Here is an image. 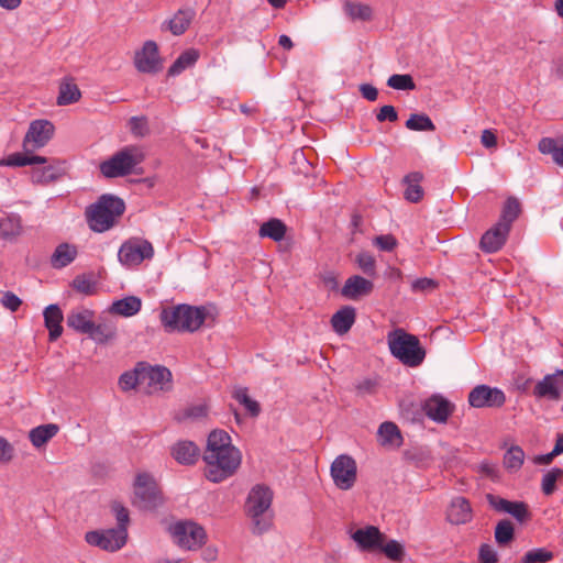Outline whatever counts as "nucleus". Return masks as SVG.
I'll return each instance as SVG.
<instances>
[{"label": "nucleus", "instance_id": "1", "mask_svg": "<svg viewBox=\"0 0 563 563\" xmlns=\"http://www.w3.org/2000/svg\"><path fill=\"white\" fill-rule=\"evenodd\" d=\"M206 477L220 483L235 474L242 462L239 449L232 445L230 434L224 430H213L207 441L203 454Z\"/></svg>", "mask_w": 563, "mask_h": 563}, {"label": "nucleus", "instance_id": "2", "mask_svg": "<svg viewBox=\"0 0 563 563\" xmlns=\"http://www.w3.org/2000/svg\"><path fill=\"white\" fill-rule=\"evenodd\" d=\"M273 496L272 489L261 484L255 485L247 495L244 509L255 534H262L273 526Z\"/></svg>", "mask_w": 563, "mask_h": 563}, {"label": "nucleus", "instance_id": "3", "mask_svg": "<svg viewBox=\"0 0 563 563\" xmlns=\"http://www.w3.org/2000/svg\"><path fill=\"white\" fill-rule=\"evenodd\" d=\"M207 311L205 307L178 305L164 308L161 311V322L168 332H195L205 322Z\"/></svg>", "mask_w": 563, "mask_h": 563}, {"label": "nucleus", "instance_id": "4", "mask_svg": "<svg viewBox=\"0 0 563 563\" xmlns=\"http://www.w3.org/2000/svg\"><path fill=\"white\" fill-rule=\"evenodd\" d=\"M125 205L122 199L109 195L101 196L86 210L89 228L98 233L110 230L123 214Z\"/></svg>", "mask_w": 563, "mask_h": 563}, {"label": "nucleus", "instance_id": "5", "mask_svg": "<svg viewBox=\"0 0 563 563\" xmlns=\"http://www.w3.org/2000/svg\"><path fill=\"white\" fill-rule=\"evenodd\" d=\"M387 343L391 355L408 367H418L426 358V350L419 339L401 328L387 334Z\"/></svg>", "mask_w": 563, "mask_h": 563}, {"label": "nucleus", "instance_id": "6", "mask_svg": "<svg viewBox=\"0 0 563 563\" xmlns=\"http://www.w3.org/2000/svg\"><path fill=\"white\" fill-rule=\"evenodd\" d=\"M144 161V153L136 145H129L117 152L100 164V172L107 178L129 175L133 168Z\"/></svg>", "mask_w": 563, "mask_h": 563}, {"label": "nucleus", "instance_id": "7", "mask_svg": "<svg viewBox=\"0 0 563 563\" xmlns=\"http://www.w3.org/2000/svg\"><path fill=\"white\" fill-rule=\"evenodd\" d=\"M132 503L144 510L155 509L163 504L162 492L152 475L147 473L136 475Z\"/></svg>", "mask_w": 563, "mask_h": 563}, {"label": "nucleus", "instance_id": "8", "mask_svg": "<svg viewBox=\"0 0 563 563\" xmlns=\"http://www.w3.org/2000/svg\"><path fill=\"white\" fill-rule=\"evenodd\" d=\"M168 531L174 542L185 550H197L206 542L205 529L190 520L177 521L170 525Z\"/></svg>", "mask_w": 563, "mask_h": 563}, {"label": "nucleus", "instance_id": "9", "mask_svg": "<svg viewBox=\"0 0 563 563\" xmlns=\"http://www.w3.org/2000/svg\"><path fill=\"white\" fill-rule=\"evenodd\" d=\"M154 247L142 238H131L122 243L118 252L119 262L125 267H136L145 260H152Z\"/></svg>", "mask_w": 563, "mask_h": 563}, {"label": "nucleus", "instance_id": "10", "mask_svg": "<svg viewBox=\"0 0 563 563\" xmlns=\"http://www.w3.org/2000/svg\"><path fill=\"white\" fill-rule=\"evenodd\" d=\"M330 475L334 485L341 490L351 489L357 478V464L355 460L347 455L341 454L334 459L330 467Z\"/></svg>", "mask_w": 563, "mask_h": 563}, {"label": "nucleus", "instance_id": "11", "mask_svg": "<svg viewBox=\"0 0 563 563\" xmlns=\"http://www.w3.org/2000/svg\"><path fill=\"white\" fill-rule=\"evenodd\" d=\"M141 384L147 394L169 390L172 388V373L165 366H151L140 363Z\"/></svg>", "mask_w": 563, "mask_h": 563}, {"label": "nucleus", "instance_id": "12", "mask_svg": "<svg viewBox=\"0 0 563 563\" xmlns=\"http://www.w3.org/2000/svg\"><path fill=\"white\" fill-rule=\"evenodd\" d=\"M128 530L123 528H112L103 531H90L85 536L87 543L98 547L104 551L114 552L120 550L126 543Z\"/></svg>", "mask_w": 563, "mask_h": 563}, {"label": "nucleus", "instance_id": "13", "mask_svg": "<svg viewBox=\"0 0 563 563\" xmlns=\"http://www.w3.org/2000/svg\"><path fill=\"white\" fill-rule=\"evenodd\" d=\"M134 66L143 74H157L163 68L158 46L154 41H146L134 54Z\"/></svg>", "mask_w": 563, "mask_h": 563}, {"label": "nucleus", "instance_id": "14", "mask_svg": "<svg viewBox=\"0 0 563 563\" xmlns=\"http://www.w3.org/2000/svg\"><path fill=\"white\" fill-rule=\"evenodd\" d=\"M505 402V393L488 385H478L468 394V404L474 408H500Z\"/></svg>", "mask_w": 563, "mask_h": 563}, {"label": "nucleus", "instance_id": "15", "mask_svg": "<svg viewBox=\"0 0 563 563\" xmlns=\"http://www.w3.org/2000/svg\"><path fill=\"white\" fill-rule=\"evenodd\" d=\"M54 132V124L48 120H35L31 122L23 139V148L26 152H32L45 146L53 137Z\"/></svg>", "mask_w": 563, "mask_h": 563}, {"label": "nucleus", "instance_id": "16", "mask_svg": "<svg viewBox=\"0 0 563 563\" xmlns=\"http://www.w3.org/2000/svg\"><path fill=\"white\" fill-rule=\"evenodd\" d=\"M486 500L494 510L509 514L519 522H525L531 517L529 507L525 501H510L494 494H487Z\"/></svg>", "mask_w": 563, "mask_h": 563}, {"label": "nucleus", "instance_id": "17", "mask_svg": "<svg viewBox=\"0 0 563 563\" xmlns=\"http://www.w3.org/2000/svg\"><path fill=\"white\" fill-rule=\"evenodd\" d=\"M563 391V369L545 375L533 388V396L539 399L558 401Z\"/></svg>", "mask_w": 563, "mask_h": 563}, {"label": "nucleus", "instance_id": "18", "mask_svg": "<svg viewBox=\"0 0 563 563\" xmlns=\"http://www.w3.org/2000/svg\"><path fill=\"white\" fill-rule=\"evenodd\" d=\"M351 538L361 551L377 552L386 540V534L375 526H366L352 532Z\"/></svg>", "mask_w": 563, "mask_h": 563}, {"label": "nucleus", "instance_id": "19", "mask_svg": "<svg viewBox=\"0 0 563 563\" xmlns=\"http://www.w3.org/2000/svg\"><path fill=\"white\" fill-rule=\"evenodd\" d=\"M473 508L468 499L463 496H457L451 500L446 509V520L451 525H466L473 520Z\"/></svg>", "mask_w": 563, "mask_h": 563}, {"label": "nucleus", "instance_id": "20", "mask_svg": "<svg viewBox=\"0 0 563 563\" xmlns=\"http://www.w3.org/2000/svg\"><path fill=\"white\" fill-rule=\"evenodd\" d=\"M510 229L507 224L497 222L493 228L486 231L479 242L481 249L485 253H495L499 251L507 241Z\"/></svg>", "mask_w": 563, "mask_h": 563}, {"label": "nucleus", "instance_id": "21", "mask_svg": "<svg viewBox=\"0 0 563 563\" xmlns=\"http://www.w3.org/2000/svg\"><path fill=\"white\" fill-rule=\"evenodd\" d=\"M196 12L191 8H180L175 14L162 23L161 30L168 31L175 36L183 35L191 25Z\"/></svg>", "mask_w": 563, "mask_h": 563}, {"label": "nucleus", "instance_id": "22", "mask_svg": "<svg viewBox=\"0 0 563 563\" xmlns=\"http://www.w3.org/2000/svg\"><path fill=\"white\" fill-rule=\"evenodd\" d=\"M373 289L374 284L371 280L360 275H353L345 280L341 295L350 300H358L371 295Z\"/></svg>", "mask_w": 563, "mask_h": 563}, {"label": "nucleus", "instance_id": "23", "mask_svg": "<svg viewBox=\"0 0 563 563\" xmlns=\"http://www.w3.org/2000/svg\"><path fill=\"white\" fill-rule=\"evenodd\" d=\"M422 409L433 421L445 422L452 413L453 405L442 396L434 395L424 401Z\"/></svg>", "mask_w": 563, "mask_h": 563}, {"label": "nucleus", "instance_id": "24", "mask_svg": "<svg viewBox=\"0 0 563 563\" xmlns=\"http://www.w3.org/2000/svg\"><path fill=\"white\" fill-rule=\"evenodd\" d=\"M95 313L87 308H75L67 314V325L79 333L87 334L92 327Z\"/></svg>", "mask_w": 563, "mask_h": 563}, {"label": "nucleus", "instance_id": "25", "mask_svg": "<svg viewBox=\"0 0 563 563\" xmlns=\"http://www.w3.org/2000/svg\"><path fill=\"white\" fill-rule=\"evenodd\" d=\"M44 322L48 330L49 341H56L63 333V312L57 305H49L44 310Z\"/></svg>", "mask_w": 563, "mask_h": 563}, {"label": "nucleus", "instance_id": "26", "mask_svg": "<svg viewBox=\"0 0 563 563\" xmlns=\"http://www.w3.org/2000/svg\"><path fill=\"white\" fill-rule=\"evenodd\" d=\"M200 454L199 448L191 441H179L172 448L174 459L185 465L195 464Z\"/></svg>", "mask_w": 563, "mask_h": 563}, {"label": "nucleus", "instance_id": "27", "mask_svg": "<svg viewBox=\"0 0 563 563\" xmlns=\"http://www.w3.org/2000/svg\"><path fill=\"white\" fill-rule=\"evenodd\" d=\"M356 319V311L351 306L339 309L331 318L333 331L343 335L350 331Z\"/></svg>", "mask_w": 563, "mask_h": 563}, {"label": "nucleus", "instance_id": "28", "mask_svg": "<svg viewBox=\"0 0 563 563\" xmlns=\"http://www.w3.org/2000/svg\"><path fill=\"white\" fill-rule=\"evenodd\" d=\"M78 250L76 245L69 243H60L56 246L51 256V265L54 268H64L75 261Z\"/></svg>", "mask_w": 563, "mask_h": 563}, {"label": "nucleus", "instance_id": "29", "mask_svg": "<svg viewBox=\"0 0 563 563\" xmlns=\"http://www.w3.org/2000/svg\"><path fill=\"white\" fill-rule=\"evenodd\" d=\"M423 180V175L420 172H412L405 176L404 183L406 184L405 198L410 202H419L423 198V189L420 183Z\"/></svg>", "mask_w": 563, "mask_h": 563}, {"label": "nucleus", "instance_id": "30", "mask_svg": "<svg viewBox=\"0 0 563 563\" xmlns=\"http://www.w3.org/2000/svg\"><path fill=\"white\" fill-rule=\"evenodd\" d=\"M286 232V224L277 218H272L268 221L262 223L258 230V235L261 238H268L275 242H280L284 240Z\"/></svg>", "mask_w": 563, "mask_h": 563}, {"label": "nucleus", "instance_id": "31", "mask_svg": "<svg viewBox=\"0 0 563 563\" xmlns=\"http://www.w3.org/2000/svg\"><path fill=\"white\" fill-rule=\"evenodd\" d=\"M199 56V51L196 48H188L184 51L168 68V76H177L185 69L194 66L197 63Z\"/></svg>", "mask_w": 563, "mask_h": 563}, {"label": "nucleus", "instance_id": "32", "mask_svg": "<svg viewBox=\"0 0 563 563\" xmlns=\"http://www.w3.org/2000/svg\"><path fill=\"white\" fill-rule=\"evenodd\" d=\"M81 98V92L74 79H65L59 85V92L57 97L58 106L73 104Z\"/></svg>", "mask_w": 563, "mask_h": 563}, {"label": "nucleus", "instance_id": "33", "mask_svg": "<svg viewBox=\"0 0 563 563\" xmlns=\"http://www.w3.org/2000/svg\"><path fill=\"white\" fill-rule=\"evenodd\" d=\"M59 428L55 423L42 424L30 431L29 438L35 448H41L54 438Z\"/></svg>", "mask_w": 563, "mask_h": 563}, {"label": "nucleus", "instance_id": "34", "mask_svg": "<svg viewBox=\"0 0 563 563\" xmlns=\"http://www.w3.org/2000/svg\"><path fill=\"white\" fill-rule=\"evenodd\" d=\"M141 299L134 296H130L114 301L110 310L111 312L119 316L132 317L141 310Z\"/></svg>", "mask_w": 563, "mask_h": 563}, {"label": "nucleus", "instance_id": "35", "mask_svg": "<svg viewBox=\"0 0 563 563\" xmlns=\"http://www.w3.org/2000/svg\"><path fill=\"white\" fill-rule=\"evenodd\" d=\"M36 165L31 170V179L34 184L47 185L58 178V170L53 165L47 162Z\"/></svg>", "mask_w": 563, "mask_h": 563}, {"label": "nucleus", "instance_id": "36", "mask_svg": "<svg viewBox=\"0 0 563 563\" xmlns=\"http://www.w3.org/2000/svg\"><path fill=\"white\" fill-rule=\"evenodd\" d=\"M378 437L384 445L400 446L402 443L400 430L394 422H383L378 429Z\"/></svg>", "mask_w": 563, "mask_h": 563}, {"label": "nucleus", "instance_id": "37", "mask_svg": "<svg viewBox=\"0 0 563 563\" xmlns=\"http://www.w3.org/2000/svg\"><path fill=\"white\" fill-rule=\"evenodd\" d=\"M21 218L16 214H10L0 219V238L11 239L21 233Z\"/></svg>", "mask_w": 563, "mask_h": 563}, {"label": "nucleus", "instance_id": "38", "mask_svg": "<svg viewBox=\"0 0 563 563\" xmlns=\"http://www.w3.org/2000/svg\"><path fill=\"white\" fill-rule=\"evenodd\" d=\"M233 398L244 407L245 411L253 418L261 412L260 404L249 396L247 388L239 387L233 391Z\"/></svg>", "mask_w": 563, "mask_h": 563}, {"label": "nucleus", "instance_id": "39", "mask_svg": "<svg viewBox=\"0 0 563 563\" xmlns=\"http://www.w3.org/2000/svg\"><path fill=\"white\" fill-rule=\"evenodd\" d=\"M47 162L46 157L32 155L30 152L25 153H14L7 157L3 162L7 166H26V165H35V164H45Z\"/></svg>", "mask_w": 563, "mask_h": 563}, {"label": "nucleus", "instance_id": "40", "mask_svg": "<svg viewBox=\"0 0 563 563\" xmlns=\"http://www.w3.org/2000/svg\"><path fill=\"white\" fill-rule=\"evenodd\" d=\"M521 212V206L517 198L510 197L506 200L501 216L499 219V223L507 224L508 229H511L514 221L519 217Z\"/></svg>", "mask_w": 563, "mask_h": 563}, {"label": "nucleus", "instance_id": "41", "mask_svg": "<svg viewBox=\"0 0 563 563\" xmlns=\"http://www.w3.org/2000/svg\"><path fill=\"white\" fill-rule=\"evenodd\" d=\"M97 343L103 344L114 339L117 334L115 327L108 323H92L91 330L87 333Z\"/></svg>", "mask_w": 563, "mask_h": 563}, {"label": "nucleus", "instance_id": "42", "mask_svg": "<svg viewBox=\"0 0 563 563\" xmlns=\"http://www.w3.org/2000/svg\"><path fill=\"white\" fill-rule=\"evenodd\" d=\"M525 461V452L519 445L510 446L504 455V465L508 471L517 472Z\"/></svg>", "mask_w": 563, "mask_h": 563}, {"label": "nucleus", "instance_id": "43", "mask_svg": "<svg viewBox=\"0 0 563 563\" xmlns=\"http://www.w3.org/2000/svg\"><path fill=\"white\" fill-rule=\"evenodd\" d=\"M495 540L500 547L509 544L515 538V528L508 519L500 520L495 527Z\"/></svg>", "mask_w": 563, "mask_h": 563}, {"label": "nucleus", "instance_id": "44", "mask_svg": "<svg viewBox=\"0 0 563 563\" xmlns=\"http://www.w3.org/2000/svg\"><path fill=\"white\" fill-rule=\"evenodd\" d=\"M406 128L411 131H435V125L431 119L424 113H413L405 123Z\"/></svg>", "mask_w": 563, "mask_h": 563}, {"label": "nucleus", "instance_id": "45", "mask_svg": "<svg viewBox=\"0 0 563 563\" xmlns=\"http://www.w3.org/2000/svg\"><path fill=\"white\" fill-rule=\"evenodd\" d=\"M344 10L352 20L367 21L372 18V9L367 4L346 2Z\"/></svg>", "mask_w": 563, "mask_h": 563}, {"label": "nucleus", "instance_id": "46", "mask_svg": "<svg viewBox=\"0 0 563 563\" xmlns=\"http://www.w3.org/2000/svg\"><path fill=\"white\" fill-rule=\"evenodd\" d=\"M554 559L552 551L545 548H538L528 551L519 563H548Z\"/></svg>", "mask_w": 563, "mask_h": 563}, {"label": "nucleus", "instance_id": "47", "mask_svg": "<svg viewBox=\"0 0 563 563\" xmlns=\"http://www.w3.org/2000/svg\"><path fill=\"white\" fill-rule=\"evenodd\" d=\"M379 552H383L389 560L399 562L402 560L405 555L404 547L396 540L383 541V545L378 549Z\"/></svg>", "mask_w": 563, "mask_h": 563}, {"label": "nucleus", "instance_id": "48", "mask_svg": "<svg viewBox=\"0 0 563 563\" xmlns=\"http://www.w3.org/2000/svg\"><path fill=\"white\" fill-rule=\"evenodd\" d=\"M563 477V470L559 467H554L550 470L542 478L541 488L542 493L547 496H550L555 490V484L559 479Z\"/></svg>", "mask_w": 563, "mask_h": 563}, {"label": "nucleus", "instance_id": "49", "mask_svg": "<svg viewBox=\"0 0 563 563\" xmlns=\"http://www.w3.org/2000/svg\"><path fill=\"white\" fill-rule=\"evenodd\" d=\"M141 369L140 363L136 365L133 372L123 373L119 378V386L122 390H131L141 384Z\"/></svg>", "mask_w": 563, "mask_h": 563}, {"label": "nucleus", "instance_id": "50", "mask_svg": "<svg viewBox=\"0 0 563 563\" xmlns=\"http://www.w3.org/2000/svg\"><path fill=\"white\" fill-rule=\"evenodd\" d=\"M387 85L396 90H413L416 88L412 77L407 74L391 75L387 80Z\"/></svg>", "mask_w": 563, "mask_h": 563}, {"label": "nucleus", "instance_id": "51", "mask_svg": "<svg viewBox=\"0 0 563 563\" xmlns=\"http://www.w3.org/2000/svg\"><path fill=\"white\" fill-rule=\"evenodd\" d=\"M73 288L84 295H93L97 290L96 283L86 275H79L71 283Z\"/></svg>", "mask_w": 563, "mask_h": 563}, {"label": "nucleus", "instance_id": "52", "mask_svg": "<svg viewBox=\"0 0 563 563\" xmlns=\"http://www.w3.org/2000/svg\"><path fill=\"white\" fill-rule=\"evenodd\" d=\"M356 263L360 269L367 276L376 275V261L368 252H362L356 256Z\"/></svg>", "mask_w": 563, "mask_h": 563}, {"label": "nucleus", "instance_id": "53", "mask_svg": "<svg viewBox=\"0 0 563 563\" xmlns=\"http://www.w3.org/2000/svg\"><path fill=\"white\" fill-rule=\"evenodd\" d=\"M129 128L131 133L136 137H143L148 134V121L147 118L142 117H132L129 120Z\"/></svg>", "mask_w": 563, "mask_h": 563}, {"label": "nucleus", "instance_id": "54", "mask_svg": "<svg viewBox=\"0 0 563 563\" xmlns=\"http://www.w3.org/2000/svg\"><path fill=\"white\" fill-rule=\"evenodd\" d=\"M111 508L118 521L117 528L128 530V525L130 522L129 510L119 501H113Z\"/></svg>", "mask_w": 563, "mask_h": 563}, {"label": "nucleus", "instance_id": "55", "mask_svg": "<svg viewBox=\"0 0 563 563\" xmlns=\"http://www.w3.org/2000/svg\"><path fill=\"white\" fill-rule=\"evenodd\" d=\"M479 563H496L498 555L490 544L484 543L478 551Z\"/></svg>", "mask_w": 563, "mask_h": 563}, {"label": "nucleus", "instance_id": "56", "mask_svg": "<svg viewBox=\"0 0 563 563\" xmlns=\"http://www.w3.org/2000/svg\"><path fill=\"white\" fill-rule=\"evenodd\" d=\"M379 383L376 378H364L356 385V390L360 395L375 394Z\"/></svg>", "mask_w": 563, "mask_h": 563}, {"label": "nucleus", "instance_id": "57", "mask_svg": "<svg viewBox=\"0 0 563 563\" xmlns=\"http://www.w3.org/2000/svg\"><path fill=\"white\" fill-rule=\"evenodd\" d=\"M539 151L543 154H551L553 161L555 162L556 151H559L560 144L550 137H543L539 142Z\"/></svg>", "mask_w": 563, "mask_h": 563}, {"label": "nucleus", "instance_id": "58", "mask_svg": "<svg viewBox=\"0 0 563 563\" xmlns=\"http://www.w3.org/2000/svg\"><path fill=\"white\" fill-rule=\"evenodd\" d=\"M1 303L10 311L15 312L21 307L22 300L13 292L7 291L1 298Z\"/></svg>", "mask_w": 563, "mask_h": 563}, {"label": "nucleus", "instance_id": "59", "mask_svg": "<svg viewBox=\"0 0 563 563\" xmlns=\"http://www.w3.org/2000/svg\"><path fill=\"white\" fill-rule=\"evenodd\" d=\"M378 122H396L398 120V113L393 106H383L376 114Z\"/></svg>", "mask_w": 563, "mask_h": 563}, {"label": "nucleus", "instance_id": "60", "mask_svg": "<svg viewBox=\"0 0 563 563\" xmlns=\"http://www.w3.org/2000/svg\"><path fill=\"white\" fill-rule=\"evenodd\" d=\"M375 245L382 251L390 252L397 245V240L391 234L379 235L375 239Z\"/></svg>", "mask_w": 563, "mask_h": 563}, {"label": "nucleus", "instance_id": "61", "mask_svg": "<svg viewBox=\"0 0 563 563\" xmlns=\"http://www.w3.org/2000/svg\"><path fill=\"white\" fill-rule=\"evenodd\" d=\"M207 413H208V407L205 404H200V405L191 406V407L185 409L184 416L181 419L203 418L207 416Z\"/></svg>", "mask_w": 563, "mask_h": 563}, {"label": "nucleus", "instance_id": "62", "mask_svg": "<svg viewBox=\"0 0 563 563\" xmlns=\"http://www.w3.org/2000/svg\"><path fill=\"white\" fill-rule=\"evenodd\" d=\"M13 457V448L4 439L0 437V462H9Z\"/></svg>", "mask_w": 563, "mask_h": 563}, {"label": "nucleus", "instance_id": "63", "mask_svg": "<svg viewBox=\"0 0 563 563\" xmlns=\"http://www.w3.org/2000/svg\"><path fill=\"white\" fill-rule=\"evenodd\" d=\"M360 92L362 97L368 101L377 100L378 90L371 84H362L360 86Z\"/></svg>", "mask_w": 563, "mask_h": 563}, {"label": "nucleus", "instance_id": "64", "mask_svg": "<svg viewBox=\"0 0 563 563\" xmlns=\"http://www.w3.org/2000/svg\"><path fill=\"white\" fill-rule=\"evenodd\" d=\"M435 287L434 280L430 278H419L412 283V289L415 291H423Z\"/></svg>", "mask_w": 563, "mask_h": 563}]
</instances>
